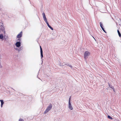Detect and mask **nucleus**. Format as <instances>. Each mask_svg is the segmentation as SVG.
<instances>
[{
	"label": "nucleus",
	"instance_id": "f257e3e1",
	"mask_svg": "<svg viewBox=\"0 0 121 121\" xmlns=\"http://www.w3.org/2000/svg\"><path fill=\"white\" fill-rule=\"evenodd\" d=\"M2 31L4 34H5V32L4 30V28L3 26V24L2 23H0V32Z\"/></svg>",
	"mask_w": 121,
	"mask_h": 121
},
{
	"label": "nucleus",
	"instance_id": "f03ea898",
	"mask_svg": "<svg viewBox=\"0 0 121 121\" xmlns=\"http://www.w3.org/2000/svg\"><path fill=\"white\" fill-rule=\"evenodd\" d=\"M90 55V53L89 52L87 51H86L84 54V58L86 60Z\"/></svg>",
	"mask_w": 121,
	"mask_h": 121
},
{
	"label": "nucleus",
	"instance_id": "7ed1b4c3",
	"mask_svg": "<svg viewBox=\"0 0 121 121\" xmlns=\"http://www.w3.org/2000/svg\"><path fill=\"white\" fill-rule=\"evenodd\" d=\"M70 97L69 101L68 107L70 109L72 110L73 108L70 102Z\"/></svg>",
	"mask_w": 121,
	"mask_h": 121
},
{
	"label": "nucleus",
	"instance_id": "20e7f679",
	"mask_svg": "<svg viewBox=\"0 0 121 121\" xmlns=\"http://www.w3.org/2000/svg\"><path fill=\"white\" fill-rule=\"evenodd\" d=\"M22 35V32H21L17 36V38H21Z\"/></svg>",
	"mask_w": 121,
	"mask_h": 121
},
{
	"label": "nucleus",
	"instance_id": "39448f33",
	"mask_svg": "<svg viewBox=\"0 0 121 121\" xmlns=\"http://www.w3.org/2000/svg\"><path fill=\"white\" fill-rule=\"evenodd\" d=\"M52 105L51 104H50L48 107L47 109L49 110V111L52 108Z\"/></svg>",
	"mask_w": 121,
	"mask_h": 121
},
{
	"label": "nucleus",
	"instance_id": "423d86ee",
	"mask_svg": "<svg viewBox=\"0 0 121 121\" xmlns=\"http://www.w3.org/2000/svg\"><path fill=\"white\" fill-rule=\"evenodd\" d=\"M15 45L17 47H19L21 45V43L20 42H16Z\"/></svg>",
	"mask_w": 121,
	"mask_h": 121
},
{
	"label": "nucleus",
	"instance_id": "0eeeda50",
	"mask_svg": "<svg viewBox=\"0 0 121 121\" xmlns=\"http://www.w3.org/2000/svg\"><path fill=\"white\" fill-rule=\"evenodd\" d=\"M40 50L41 56L42 58L43 57V51L42 48L41 46H40Z\"/></svg>",
	"mask_w": 121,
	"mask_h": 121
},
{
	"label": "nucleus",
	"instance_id": "6e6552de",
	"mask_svg": "<svg viewBox=\"0 0 121 121\" xmlns=\"http://www.w3.org/2000/svg\"><path fill=\"white\" fill-rule=\"evenodd\" d=\"M40 50L41 56L42 58L43 57V51L42 48L41 46H40Z\"/></svg>",
	"mask_w": 121,
	"mask_h": 121
},
{
	"label": "nucleus",
	"instance_id": "1a4fd4ad",
	"mask_svg": "<svg viewBox=\"0 0 121 121\" xmlns=\"http://www.w3.org/2000/svg\"><path fill=\"white\" fill-rule=\"evenodd\" d=\"M0 101L1 102V108H2L3 107V104H4V102L3 100H0Z\"/></svg>",
	"mask_w": 121,
	"mask_h": 121
},
{
	"label": "nucleus",
	"instance_id": "9d476101",
	"mask_svg": "<svg viewBox=\"0 0 121 121\" xmlns=\"http://www.w3.org/2000/svg\"><path fill=\"white\" fill-rule=\"evenodd\" d=\"M42 15L43 16V18L44 20L46 19V17L45 15V14L44 13H42Z\"/></svg>",
	"mask_w": 121,
	"mask_h": 121
},
{
	"label": "nucleus",
	"instance_id": "9b49d317",
	"mask_svg": "<svg viewBox=\"0 0 121 121\" xmlns=\"http://www.w3.org/2000/svg\"><path fill=\"white\" fill-rule=\"evenodd\" d=\"M47 25H48V27L49 28L52 30H53V28H52V27L48 23H47Z\"/></svg>",
	"mask_w": 121,
	"mask_h": 121
},
{
	"label": "nucleus",
	"instance_id": "f8f14e48",
	"mask_svg": "<svg viewBox=\"0 0 121 121\" xmlns=\"http://www.w3.org/2000/svg\"><path fill=\"white\" fill-rule=\"evenodd\" d=\"M49 111V110L47 109H46L45 111L43 113L44 114H46L47 113H48V112Z\"/></svg>",
	"mask_w": 121,
	"mask_h": 121
},
{
	"label": "nucleus",
	"instance_id": "ddd939ff",
	"mask_svg": "<svg viewBox=\"0 0 121 121\" xmlns=\"http://www.w3.org/2000/svg\"><path fill=\"white\" fill-rule=\"evenodd\" d=\"M4 38V36L3 34H1L0 35V39L3 40Z\"/></svg>",
	"mask_w": 121,
	"mask_h": 121
},
{
	"label": "nucleus",
	"instance_id": "4468645a",
	"mask_svg": "<svg viewBox=\"0 0 121 121\" xmlns=\"http://www.w3.org/2000/svg\"><path fill=\"white\" fill-rule=\"evenodd\" d=\"M117 32L118 33V35L120 37L121 36V33L119 31V30H117Z\"/></svg>",
	"mask_w": 121,
	"mask_h": 121
},
{
	"label": "nucleus",
	"instance_id": "2eb2a0df",
	"mask_svg": "<svg viewBox=\"0 0 121 121\" xmlns=\"http://www.w3.org/2000/svg\"><path fill=\"white\" fill-rule=\"evenodd\" d=\"M108 118L111 120H112V117H111L110 116L108 115Z\"/></svg>",
	"mask_w": 121,
	"mask_h": 121
},
{
	"label": "nucleus",
	"instance_id": "dca6fc26",
	"mask_svg": "<svg viewBox=\"0 0 121 121\" xmlns=\"http://www.w3.org/2000/svg\"><path fill=\"white\" fill-rule=\"evenodd\" d=\"M14 49L18 51V52H19L20 51V50L18 48H15L14 47Z\"/></svg>",
	"mask_w": 121,
	"mask_h": 121
},
{
	"label": "nucleus",
	"instance_id": "f3484780",
	"mask_svg": "<svg viewBox=\"0 0 121 121\" xmlns=\"http://www.w3.org/2000/svg\"><path fill=\"white\" fill-rule=\"evenodd\" d=\"M65 65H66V64L64 63H63L62 64H61L60 63L59 64V65L60 66H61V65L64 66Z\"/></svg>",
	"mask_w": 121,
	"mask_h": 121
},
{
	"label": "nucleus",
	"instance_id": "a211bd4d",
	"mask_svg": "<svg viewBox=\"0 0 121 121\" xmlns=\"http://www.w3.org/2000/svg\"><path fill=\"white\" fill-rule=\"evenodd\" d=\"M100 26L101 27V28H102V27H103V24H102L101 23V22H100Z\"/></svg>",
	"mask_w": 121,
	"mask_h": 121
},
{
	"label": "nucleus",
	"instance_id": "6ab92c4d",
	"mask_svg": "<svg viewBox=\"0 0 121 121\" xmlns=\"http://www.w3.org/2000/svg\"><path fill=\"white\" fill-rule=\"evenodd\" d=\"M109 87L112 88V89H113V88H114V87H113V86H112L111 85H109Z\"/></svg>",
	"mask_w": 121,
	"mask_h": 121
},
{
	"label": "nucleus",
	"instance_id": "aec40b11",
	"mask_svg": "<svg viewBox=\"0 0 121 121\" xmlns=\"http://www.w3.org/2000/svg\"><path fill=\"white\" fill-rule=\"evenodd\" d=\"M102 28V30L104 32H105V33H106V31H105V30H104V28H103V27H102V28Z\"/></svg>",
	"mask_w": 121,
	"mask_h": 121
},
{
	"label": "nucleus",
	"instance_id": "412c9836",
	"mask_svg": "<svg viewBox=\"0 0 121 121\" xmlns=\"http://www.w3.org/2000/svg\"><path fill=\"white\" fill-rule=\"evenodd\" d=\"M44 21L46 22L47 24L48 23V22L47 21V19L44 20Z\"/></svg>",
	"mask_w": 121,
	"mask_h": 121
},
{
	"label": "nucleus",
	"instance_id": "4be33fe9",
	"mask_svg": "<svg viewBox=\"0 0 121 121\" xmlns=\"http://www.w3.org/2000/svg\"><path fill=\"white\" fill-rule=\"evenodd\" d=\"M44 21L46 22L47 24L48 23V22L47 21V19L44 20Z\"/></svg>",
	"mask_w": 121,
	"mask_h": 121
},
{
	"label": "nucleus",
	"instance_id": "5701e85b",
	"mask_svg": "<svg viewBox=\"0 0 121 121\" xmlns=\"http://www.w3.org/2000/svg\"><path fill=\"white\" fill-rule=\"evenodd\" d=\"M19 121H24L22 119H20L19 120Z\"/></svg>",
	"mask_w": 121,
	"mask_h": 121
},
{
	"label": "nucleus",
	"instance_id": "b1692460",
	"mask_svg": "<svg viewBox=\"0 0 121 121\" xmlns=\"http://www.w3.org/2000/svg\"><path fill=\"white\" fill-rule=\"evenodd\" d=\"M20 50V51L22 50L23 49V48L22 47H20L19 48Z\"/></svg>",
	"mask_w": 121,
	"mask_h": 121
},
{
	"label": "nucleus",
	"instance_id": "393cba45",
	"mask_svg": "<svg viewBox=\"0 0 121 121\" xmlns=\"http://www.w3.org/2000/svg\"><path fill=\"white\" fill-rule=\"evenodd\" d=\"M69 66L71 68H73L72 66L71 65H69Z\"/></svg>",
	"mask_w": 121,
	"mask_h": 121
},
{
	"label": "nucleus",
	"instance_id": "a878e982",
	"mask_svg": "<svg viewBox=\"0 0 121 121\" xmlns=\"http://www.w3.org/2000/svg\"><path fill=\"white\" fill-rule=\"evenodd\" d=\"M113 90V91L115 92V90H114V88H113V89H112Z\"/></svg>",
	"mask_w": 121,
	"mask_h": 121
},
{
	"label": "nucleus",
	"instance_id": "bb28decb",
	"mask_svg": "<svg viewBox=\"0 0 121 121\" xmlns=\"http://www.w3.org/2000/svg\"><path fill=\"white\" fill-rule=\"evenodd\" d=\"M18 40H19V41H20V40H21V39H18Z\"/></svg>",
	"mask_w": 121,
	"mask_h": 121
},
{
	"label": "nucleus",
	"instance_id": "cd10ccee",
	"mask_svg": "<svg viewBox=\"0 0 121 121\" xmlns=\"http://www.w3.org/2000/svg\"><path fill=\"white\" fill-rule=\"evenodd\" d=\"M70 65L68 64V65H67V66H69V65Z\"/></svg>",
	"mask_w": 121,
	"mask_h": 121
}]
</instances>
